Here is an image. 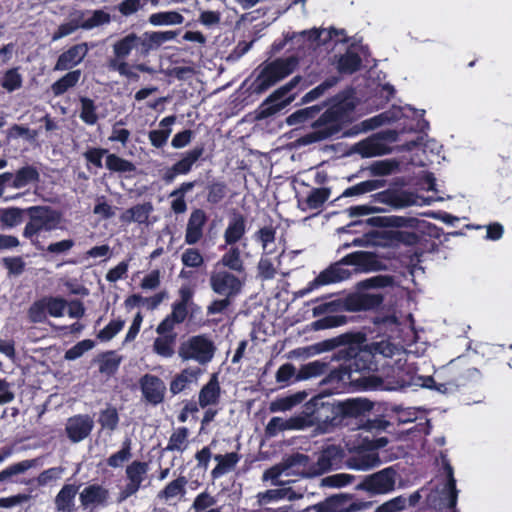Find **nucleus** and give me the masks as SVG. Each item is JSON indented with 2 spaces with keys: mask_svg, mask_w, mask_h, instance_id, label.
I'll return each mask as SVG.
<instances>
[{
  "mask_svg": "<svg viewBox=\"0 0 512 512\" xmlns=\"http://www.w3.org/2000/svg\"><path fill=\"white\" fill-rule=\"evenodd\" d=\"M363 356L355 358L347 366L330 373L331 380L354 383L365 390L393 391L406 386H418L421 376L416 375V368L408 363L407 355L388 361L383 367V376L363 374L359 371L358 361Z\"/></svg>",
  "mask_w": 512,
  "mask_h": 512,
  "instance_id": "obj_1",
  "label": "nucleus"
},
{
  "mask_svg": "<svg viewBox=\"0 0 512 512\" xmlns=\"http://www.w3.org/2000/svg\"><path fill=\"white\" fill-rule=\"evenodd\" d=\"M345 265L355 266L354 272L378 271L383 268L382 263L372 253L358 251L345 256L342 261L322 271L314 280V284L327 285L350 278L352 271Z\"/></svg>",
  "mask_w": 512,
  "mask_h": 512,
  "instance_id": "obj_2",
  "label": "nucleus"
},
{
  "mask_svg": "<svg viewBox=\"0 0 512 512\" xmlns=\"http://www.w3.org/2000/svg\"><path fill=\"white\" fill-rule=\"evenodd\" d=\"M345 117L342 104L332 106L313 123L312 130L299 139L300 144L309 145L333 137L341 131Z\"/></svg>",
  "mask_w": 512,
  "mask_h": 512,
  "instance_id": "obj_3",
  "label": "nucleus"
},
{
  "mask_svg": "<svg viewBox=\"0 0 512 512\" xmlns=\"http://www.w3.org/2000/svg\"><path fill=\"white\" fill-rule=\"evenodd\" d=\"M298 65L294 56L277 59L265 65L251 84L253 93L261 94L290 75Z\"/></svg>",
  "mask_w": 512,
  "mask_h": 512,
  "instance_id": "obj_4",
  "label": "nucleus"
},
{
  "mask_svg": "<svg viewBox=\"0 0 512 512\" xmlns=\"http://www.w3.org/2000/svg\"><path fill=\"white\" fill-rule=\"evenodd\" d=\"M29 221L27 222L23 236L34 243L36 237L42 231H52L59 227L62 216L56 210L47 206H34L27 209Z\"/></svg>",
  "mask_w": 512,
  "mask_h": 512,
  "instance_id": "obj_5",
  "label": "nucleus"
},
{
  "mask_svg": "<svg viewBox=\"0 0 512 512\" xmlns=\"http://www.w3.org/2000/svg\"><path fill=\"white\" fill-rule=\"evenodd\" d=\"M382 296L377 293H357L348 296L344 301H331L322 303L314 308L315 314L347 310L351 312L370 310L379 306Z\"/></svg>",
  "mask_w": 512,
  "mask_h": 512,
  "instance_id": "obj_6",
  "label": "nucleus"
},
{
  "mask_svg": "<svg viewBox=\"0 0 512 512\" xmlns=\"http://www.w3.org/2000/svg\"><path fill=\"white\" fill-rule=\"evenodd\" d=\"M126 483L117 495V502L122 503L128 498L145 488L149 483V464L140 460H134L126 466Z\"/></svg>",
  "mask_w": 512,
  "mask_h": 512,
  "instance_id": "obj_7",
  "label": "nucleus"
},
{
  "mask_svg": "<svg viewBox=\"0 0 512 512\" xmlns=\"http://www.w3.org/2000/svg\"><path fill=\"white\" fill-rule=\"evenodd\" d=\"M215 350L216 347L210 338L205 335H197L180 344L178 355L184 361L193 360L204 365L212 360Z\"/></svg>",
  "mask_w": 512,
  "mask_h": 512,
  "instance_id": "obj_8",
  "label": "nucleus"
},
{
  "mask_svg": "<svg viewBox=\"0 0 512 512\" xmlns=\"http://www.w3.org/2000/svg\"><path fill=\"white\" fill-rule=\"evenodd\" d=\"M209 285L214 293L223 297L235 298L242 292L244 281L233 271L213 266L209 276Z\"/></svg>",
  "mask_w": 512,
  "mask_h": 512,
  "instance_id": "obj_9",
  "label": "nucleus"
},
{
  "mask_svg": "<svg viewBox=\"0 0 512 512\" xmlns=\"http://www.w3.org/2000/svg\"><path fill=\"white\" fill-rule=\"evenodd\" d=\"M308 457L303 454H294L287 457L281 463L267 469L262 476L264 481L271 480L274 485H282L277 479L284 476H298L305 474Z\"/></svg>",
  "mask_w": 512,
  "mask_h": 512,
  "instance_id": "obj_10",
  "label": "nucleus"
},
{
  "mask_svg": "<svg viewBox=\"0 0 512 512\" xmlns=\"http://www.w3.org/2000/svg\"><path fill=\"white\" fill-rule=\"evenodd\" d=\"M299 81L300 77H294L289 83L274 91L260 106L259 117L267 118L289 105L294 100V96H289L285 99H283V97L287 95Z\"/></svg>",
  "mask_w": 512,
  "mask_h": 512,
  "instance_id": "obj_11",
  "label": "nucleus"
},
{
  "mask_svg": "<svg viewBox=\"0 0 512 512\" xmlns=\"http://www.w3.org/2000/svg\"><path fill=\"white\" fill-rule=\"evenodd\" d=\"M112 50L114 57L110 60L126 61L133 50L140 51L142 55H147L150 52V46L144 39L143 34L129 33L115 41Z\"/></svg>",
  "mask_w": 512,
  "mask_h": 512,
  "instance_id": "obj_12",
  "label": "nucleus"
},
{
  "mask_svg": "<svg viewBox=\"0 0 512 512\" xmlns=\"http://www.w3.org/2000/svg\"><path fill=\"white\" fill-rule=\"evenodd\" d=\"M396 472L392 467L367 476L361 487L372 494H386L395 486Z\"/></svg>",
  "mask_w": 512,
  "mask_h": 512,
  "instance_id": "obj_13",
  "label": "nucleus"
},
{
  "mask_svg": "<svg viewBox=\"0 0 512 512\" xmlns=\"http://www.w3.org/2000/svg\"><path fill=\"white\" fill-rule=\"evenodd\" d=\"M367 507L364 502H353L347 494H339L329 497L324 502L315 506L317 512H356Z\"/></svg>",
  "mask_w": 512,
  "mask_h": 512,
  "instance_id": "obj_14",
  "label": "nucleus"
},
{
  "mask_svg": "<svg viewBox=\"0 0 512 512\" xmlns=\"http://www.w3.org/2000/svg\"><path fill=\"white\" fill-rule=\"evenodd\" d=\"M93 427L94 421L89 415H75L67 420L65 431L73 443H78L89 436Z\"/></svg>",
  "mask_w": 512,
  "mask_h": 512,
  "instance_id": "obj_15",
  "label": "nucleus"
},
{
  "mask_svg": "<svg viewBox=\"0 0 512 512\" xmlns=\"http://www.w3.org/2000/svg\"><path fill=\"white\" fill-rule=\"evenodd\" d=\"M109 499V490L100 484H90L79 493V500L84 508L107 506Z\"/></svg>",
  "mask_w": 512,
  "mask_h": 512,
  "instance_id": "obj_16",
  "label": "nucleus"
},
{
  "mask_svg": "<svg viewBox=\"0 0 512 512\" xmlns=\"http://www.w3.org/2000/svg\"><path fill=\"white\" fill-rule=\"evenodd\" d=\"M342 458L340 448L331 445L325 448L318 456L317 462L309 468L305 474L308 476H317L326 473L336 466Z\"/></svg>",
  "mask_w": 512,
  "mask_h": 512,
  "instance_id": "obj_17",
  "label": "nucleus"
},
{
  "mask_svg": "<svg viewBox=\"0 0 512 512\" xmlns=\"http://www.w3.org/2000/svg\"><path fill=\"white\" fill-rule=\"evenodd\" d=\"M89 51L86 43L76 44L60 54L55 64L54 70L64 71L71 69L82 62Z\"/></svg>",
  "mask_w": 512,
  "mask_h": 512,
  "instance_id": "obj_18",
  "label": "nucleus"
},
{
  "mask_svg": "<svg viewBox=\"0 0 512 512\" xmlns=\"http://www.w3.org/2000/svg\"><path fill=\"white\" fill-rule=\"evenodd\" d=\"M206 213L201 209L191 212L185 229V242L194 245L203 237V228L206 224Z\"/></svg>",
  "mask_w": 512,
  "mask_h": 512,
  "instance_id": "obj_19",
  "label": "nucleus"
},
{
  "mask_svg": "<svg viewBox=\"0 0 512 512\" xmlns=\"http://www.w3.org/2000/svg\"><path fill=\"white\" fill-rule=\"evenodd\" d=\"M140 386L143 396L148 402L158 404L163 400L166 387L157 376L146 374L141 378Z\"/></svg>",
  "mask_w": 512,
  "mask_h": 512,
  "instance_id": "obj_20",
  "label": "nucleus"
},
{
  "mask_svg": "<svg viewBox=\"0 0 512 512\" xmlns=\"http://www.w3.org/2000/svg\"><path fill=\"white\" fill-rule=\"evenodd\" d=\"M228 246L229 248L213 266H219V268L237 273L244 272L245 264L240 247L236 245Z\"/></svg>",
  "mask_w": 512,
  "mask_h": 512,
  "instance_id": "obj_21",
  "label": "nucleus"
},
{
  "mask_svg": "<svg viewBox=\"0 0 512 512\" xmlns=\"http://www.w3.org/2000/svg\"><path fill=\"white\" fill-rule=\"evenodd\" d=\"M221 397V388L216 374H213L209 382L205 384L198 395V404L205 409L209 406H215L219 403Z\"/></svg>",
  "mask_w": 512,
  "mask_h": 512,
  "instance_id": "obj_22",
  "label": "nucleus"
},
{
  "mask_svg": "<svg viewBox=\"0 0 512 512\" xmlns=\"http://www.w3.org/2000/svg\"><path fill=\"white\" fill-rule=\"evenodd\" d=\"M273 255H262L258 262L257 272L262 280H271L279 273L282 252Z\"/></svg>",
  "mask_w": 512,
  "mask_h": 512,
  "instance_id": "obj_23",
  "label": "nucleus"
},
{
  "mask_svg": "<svg viewBox=\"0 0 512 512\" xmlns=\"http://www.w3.org/2000/svg\"><path fill=\"white\" fill-rule=\"evenodd\" d=\"M78 487L74 484H65L55 497V508L58 512H73L75 510V497Z\"/></svg>",
  "mask_w": 512,
  "mask_h": 512,
  "instance_id": "obj_24",
  "label": "nucleus"
},
{
  "mask_svg": "<svg viewBox=\"0 0 512 512\" xmlns=\"http://www.w3.org/2000/svg\"><path fill=\"white\" fill-rule=\"evenodd\" d=\"M246 232V221L241 215H234L228 222L223 238L226 245H235Z\"/></svg>",
  "mask_w": 512,
  "mask_h": 512,
  "instance_id": "obj_25",
  "label": "nucleus"
},
{
  "mask_svg": "<svg viewBox=\"0 0 512 512\" xmlns=\"http://www.w3.org/2000/svg\"><path fill=\"white\" fill-rule=\"evenodd\" d=\"M188 306L174 303L172 312L168 315L157 327L156 332L158 334H165L172 332L176 324L182 323L188 313Z\"/></svg>",
  "mask_w": 512,
  "mask_h": 512,
  "instance_id": "obj_26",
  "label": "nucleus"
},
{
  "mask_svg": "<svg viewBox=\"0 0 512 512\" xmlns=\"http://www.w3.org/2000/svg\"><path fill=\"white\" fill-rule=\"evenodd\" d=\"M381 463L378 453L375 451L361 452L351 457L347 465L349 468L358 471H367L379 466Z\"/></svg>",
  "mask_w": 512,
  "mask_h": 512,
  "instance_id": "obj_27",
  "label": "nucleus"
},
{
  "mask_svg": "<svg viewBox=\"0 0 512 512\" xmlns=\"http://www.w3.org/2000/svg\"><path fill=\"white\" fill-rule=\"evenodd\" d=\"M152 211L153 206L151 203L138 204L125 210L121 214L120 220L124 223L136 222L139 224H143L148 221V218Z\"/></svg>",
  "mask_w": 512,
  "mask_h": 512,
  "instance_id": "obj_28",
  "label": "nucleus"
},
{
  "mask_svg": "<svg viewBox=\"0 0 512 512\" xmlns=\"http://www.w3.org/2000/svg\"><path fill=\"white\" fill-rule=\"evenodd\" d=\"M176 117L171 115L163 118L159 126L161 129L158 130H152L149 132V140L151 144L156 147L160 148L162 147L168 140L170 134H171V126L175 123Z\"/></svg>",
  "mask_w": 512,
  "mask_h": 512,
  "instance_id": "obj_29",
  "label": "nucleus"
},
{
  "mask_svg": "<svg viewBox=\"0 0 512 512\" xmlns=\"http://www.w3.org/2000/svg\"><path fill=\"white\" fill-rule=\"evenodd\" d=\"M214 459L218 462V464L211 471V476L213 479H217L233 470L239 462L240 456L236 452H231L225 455H215Z\"/></svg>",
  "mask_w": 512,
  "mask_h": 512,
  "instance_id": "obj_30",
  "label": "nucleus"
},
{
  "mask_svg": "<svg viewBox=\"0 0 512 512\" xmlns=\"http://www.w3.org/2000/svg\"><path fill=\"white\" fill-rule=\"evenodd\" d=\"M187 479L180 476L169 482L159 493L158 498L166 502L182 497L186 492Z\"/></svg>",
  "mask_w": 512,
  "mask_h": 512,
  "instance_id": "obj_31",
  "label": "nucleus"
},
{
  "mask_svg": "<svg viewBox=\"0 0 512 512\" xmlns=\"http://www.w3.org/2000/svg\"><path fill=\"white\" fill-rule=\"evenodd\" d=\"M159 335L160 336L154 340L153 351L164 358L172 357L174 355L176 334L173 332H168Z\"/></svg>",
  "mask_w": 512,
  "mask_h": 512,
  "instance_id": "obj_32",
  "label": "nucleus"
},
{
  "mask_svg": "<svg viewBox=\"0 0 512 512\" xmlns=\"http://www.w3.org/2000/svg\"><path fill=\"white\" fill-rule=\"evenodd\" d=\"M255 240L261 244L263 254H278L275 242V230L271 227H263L255 233Z\"/></svg>",
  "mask_w": 512,
  "mask_h": 512,
  "instance_id": "obj_33",
  "label": "nucleus"
},
{
  "mask_svg": "<svg viewBox=\"0 0 512 512\" xmlns=\"http://www.w3.org/2000/svg\"><path fill=\"white\" fill-rule=\"evenodd\" d=\"M11 186L15 189L23 188L39 180L38 171L32 166H25L19 169L12 177Z\"/></svg>",
  "mask_w": 512,
  "mask_h": 512,
  "instance_id": "obj_34",
  "label": "nucleus"
},
{
  "mask_svg": "<svg viewBox=\"0 0 512 512\" xmlns=\"http://www.w3.org/2000/svg\"><path fill=\"white\" fill-rule=\"evenodd\" d=\"M25 210L18 207H10L0 210V224L3 229H12L23 221Z\"/></svg>",
  "mask_w": 512,
  "mask_h": 512,
  "instance_id": "obj_35",
  "label": "nucleus"
},
{
  "mask_svg": "<svg viewBox=\"0 0 512 512\" xmlns=\"http://www.w3.org/2000/svg\"><path fill=\"white\" fill-rule=\"evenodd\" d=\"M184 17L177 11H164L153 13L149 16V23L153 26L180 25Z\"/></svg>",
  "mask_w": 512,
  "mask_h": 512,
  "instance_id": "obj_36",
  "label": "nucleus"
},
{
  "mask_svg": "<svg viewBox=\"0 0 512 512\" xmlns=\"http://www.w3.org/2000/svg\"><path fill=\"white\" fill-rule=\"evenodd\" d=\"M81 71L73 70L66 73L62 78L52 84L51 90L55 96L64 94L68 89L74 87L80 80Z\"/></svg>",
  "mask_w": 512,
  "mask_h": 512,
  "instance_id": "obj_37",
  "label": "nucleus"
},
{
  "mask_svg": "<svg viewBox=\"0 0 512 512\" xmlns=\"http://www.w3.org/2000/svg\"><path fill=\"white\" fill-rule=\"evenodd\" d=\"M306 394L303 392L296 393L287 397L279 398L270 403L269 410L271 412H285L291 410L294 406L301 403Z\"/></svg>",
  "mask_w": 512,
  "mask_h": 512,
  "instance_id": "obj_38",
  "label": "nucleus"
},
{
  "mask_svg": "<svg viewBox=\"0 0 512 512\" xmlns=\"http://www.w3.org/2000/svg\"><path fill=\"white\" fill-rule=\"evenodd\" d=\"M372 353L374 355H382L386 358H401L407 355V353L401 348L389 341H380L373 343L371 346Z\"/></svg>",
  "mask_w": 512,
  "mask_h": 512,
  "instance_id": "obj_39",
  "label": "nucleus"
},
{
  "mask_svg": "<svg viewBox=\"0 0 512 512\" xmlns=\"http://www.w3.org/2000/svg\"><path fill=\"white\" fill-rule=\"evenodd\" d=\"M328 368L324 361L315 360L300 367L297 373V380H307L322 375Z\"/></svg>",
  "mask_w": 512,
  "mask_h": 512,
  "instance_id": "obj_40",
  "label": "nucleus"
},
{
  "mask_svg": "<svg viewBox=\"0 0 512 512\" xmlns=\"http://www.w3.org/2000/svg\"><path fill=\"white\" fill-rule=\"evenodd\" d=\"M329 194V191L325 188L313 189L307 196L305 202H300L299 206L302 210L318 209L328 200Z\"/></svg>",
  "mask_w": 512,
  "mask_h": 512,
  "instance_id": "obj_41",
  "label": "nucleus"
},
{
  "mask_svg": "<svg viewBox=\"0 0 512 512\" xmlns=\"http://www.w3.org/2000/svg\"><path fill=\"white\" fill-rule=\"evenodd\" d=\"M203 152V147H196L188 151L181 160L173 165L175 171L179 174H187L191 170L193 164L201 157Z\"/></svg>",
  "mask_w": 512,
  "mask_h": 512,
  "instance_id": "obj_42",
  "label": "nucleus"
},
{
  "mask_svg": "<svg viewBox=\"0 0 512 512\" xmlns=\"http://www.w3.org/2000/svg\"><path fill=\"white\" fill-rule=\"evenodd\" d=\"M188 429L186 427L177 428L169 438L166 446L167 451L183 452L188 445Z\"/></svg>",
  "mask_w": 512,
  "mask_h": 512,
  "instance_id": "obj_43",
  "label": "nucleus"
},
{
  "mask_svg": "<svg viewBox=\"0 0 512 512\" xmlns=\"http://www.w3.org/2000/svg\"><path fill=\"white\" fill-rule=\"evenodd\" d=\"M36 465V460H23L12 464L0 472V482H5L14 476L25 473Z\"/></svg>",
  "mask_w": 512,
  "mask_h": 512,
  "instance_id": "obj_44",
  "label": "nucleus"
},
{
  "mask_svg": "<svg viewBox=\"0 0 512 512\" xmlns=\"http://www.w3.org/2000/svg\"><path fill=\"white\" fill-rule=\"evenodd\" d=\"M177 31H156L150 33H144L143 37L150 46V51L154 48L161 46L165 42L174 40L177 37Z\"/></svg>",
  "mask_w": 512,
  "mask_h": 512,
  "instance_id": "obj_45",
  "label": "nucleus"
},
{
  "mask_svg": "<svg viewBox=\"0 0 512 512\" xmlns=\"http://www.w3.org/2000/svg\"><path fill=\"white\" fill-rule=\"evenodd\" d=\"M198 372L193 369H185L178 374L170 384V391L173 394H178L183 391L186 386L197 378Z\"/></svg>",
  "mask_w": 512,
  "mask_h": 512,
  "instance_id": "obj_46",
  "label": "nucleus"
},
{
  "mask_svg": "<svg viewBox=\"0 0 512 512\" xmlns=\"http://www.w3.org/2000/svg\"><path fill=\"white\" fill-rule=\"evenodd\" d=\"M360 65V57L356 53L348 51L339 58L337 68L341 73L351 74L357 71Z\"/></svg>",
  "mask_w": 512,
  "mask_h": 512,
  "instance_id": "obj_47",
  "label": "nucleus"
},
{
  "mask_svg": "<svg viewBox=\"0 0 512 512\" xmlns=\"http://www.w3.org/2000/svg\"><path fill=\"white\" fill-rule=\"evenodd\" d=\"M111 16L109 13L103 10H95L92 12L91 16L84 19L80 26L82 29L90 30L99 26L106 25L110 23Z\"/></svg>",
  "mask_w": 512,
  "mask_h": 512,
  "instance_id": "obj_48",
  "label": "nucleus"
},
{
  "mask_svg": "<svg viewBox=\"0 0 512 512\" xmlns=\"http://www.w3.org/2000/svg\"><path fill=\"white\" fill-rule=\"evenodd\" d=\"M27 315L32 323L45 322L48 315L45 297L33 302L28 309Z\"/></svg>",
  "mask_w": 512,
  "mask_h": 512,
  "instance_id": "obj_49",
  "label": "nucleus"
},
{
  "mask_svg": "<svg viewBox=\"0 0 512 512\" xmlns=\"http://www.w3.org/2000/svg\"><path fill=\"white\" fill-rule=\"evenodd\" d=\"M106 167L114 172H133L135 171L136 167L135 165L126 160L123 159L115 154H109L106 158Z\"/></svg>",
  "mask_w": 512,
  "mask_h": 512,
  "instance_id": "obj_50",
  "label": "nucleus"
},
{
  "mask_svg": "<svg viewBox=\"0 0 512 512\" xmlns=\"http://www.w3.org/2000/svg\"><path fill=\"white\" fill-rule=\"evenodd\" d=\"M382 180H367L345 190L344 196L360 195L384 187Z\"/></svg>",
  "mask_w": 512,
  "mask_h": 512,
  "instance_id": "obj_51",
  "label": "nucleus"
},
{
  "mask_svg": "<svg viewBox=\"0 0 512 512\" xmlns=\"http://www.w3.org/2000/svg\"><path fill=\"white\" fill-rule=\"evenodd\" d=\"M319 111H320V107L317 105L307 107L304 109H300V110L294 112L293 114H291L287 118L286 122L290 126L298 125V124L306 122L309 119L314 118L319 113Z\"/></svg>",
  "mask_w": 512,
  "mask_h": 512,
  "instance_id": "obj_52",
  "label": "nucleus"
},
{
  "mask_svg": "<svg viewBox=\"0 0 512 512\" xmlns=\"http://www.w3.org/2000/svg\"><path fill=\"white\" fill-rule=\"evenodd\" d=\"M108 67L127 79L135 81L139 79L135 65H131L127 61L109 60Z\"/></svg>",
  "mask_w": 512,
  "mask_h": 512,
  "instance_id": "obj_53",
  "label": "nucleus"
},
{
  "mask_svg": "<svg viewBox=\"0 0 512 512\" xmlns=\"http://www.w3.org/2000/svg\"><path fill=\"white\" fill-rule=\"evenodd\" d=\"M80 102L81 111L79 116L81 120L88 125H94L98 120L94 102L91 99L85 97L81 98Z\"/></svg>",
  "mask_w": 512,
  "mask_h": 512,
  "instance_id": "obj_54",
  "label": "nucleus"
},
{
  "mask_svg": "<svg viewBox=\"0 0 512 512\" xmlns=\"http://www.w3.org/2000/svg\"><path fill=\"white\" fill-rule=\"evenodd\" d=\"M121 358L114 352L104 354L99 360V370L101 373L111 375L118 369Z\"/></svg>",
  "mask_w": 512,
  "mask_h": 512,
  "instance_id": "obj_55",
  "label": "nucleus"
},
{
  "mask_svg": "<svg viewBox=\"0 0 512 512\" xmlns=\"http://www.w3.org/2000/svg\"><path fill=\"white\" fill-rule=\"evenodd\" d=\"M131 456L130 441H125L122 448L107 459V464L112 468H119L122 467V465L127 462Z\"/></svg>",
  "mask_w": 512,
  "mask_h": 512,
  "instance_id": "obj_56",
  "label": "nucleus"
},
{
  "mask_svg": "<svg viewBox=\"0 0 512 512\" xmlns=\"http://www.w3.org/2000/svg\"><path fill=\"white\" fill-rule=\"evenodd\" d=\"M216 503L217 500L213 495L207 491H203L195 497L192 503V509L194 512H206L211 508H215Z\"/></svg>",
  "mask_w": 512,
  "mask_h": 512,
  "instance_id": "obj_57",
  "label": "nucleus"
},
{
  "mask_svg": "<svg viewBox=\"0 0 512 512\" xmlns=\"http://www.w3.org/2000/svg\"><path fill=\"white\" fill-rule=\"evenodd\" d=\"M354 480V476L347 473H339L321 479L322 487L341 488Z\"/></svg>",
  "mask_w": 512,
  "mask_h": 512,
  "instance_id": "obj_58",
  "label": "nucleus"
},
{
  "mask_svg": "<svg viewBox=\"0 0 512 512\" xmlns=\"http://www.w3.org/2000/svg\"><path fill=\"white\" fill-rule=\"evenodd\" d=\"M344 412L350 416H357L372 408L371 403L364 399H352L343 404Z\"/></svg>",
  "mask_w": 512,
  "mask_h": 512,
  "instance_id": "obj_59",
  "label": "nucleus"
},
{
  "mask_svg": "<svg viewBox=\"0 0 512 512\" xmlns=\"http://www.w3.org/2000/svg\"><path fill=\"white\" fill-rule=\"evenodd\" d=\"M338 82V78L332 77L325 80L323 83L306 93L303 98V103H309L321 97L328 89L333 87Z\"/></svg>",
  "mask_w": 512,
  "mask_h": 512,
  "instance_id": "obj_60",
  "label": "nucleus"
},
{
  "mask_svg": "<svg viewBox=\"0 0 512 512\" xmlns=\"http://www.w3.org/2000/svg\"><path fill=\"white\" fill-rule=\"evenodd\" d=\"M119 422L117 410L113 407H108L100 412L99 423L103 429L113 431L116 429Z\"/></svg>",
  "mask_w": 512,
  "mask_h": 512,
  "instance_id": "obj_61",
  "label": "nucleus"
},
{
  "mask_svg": "<svg viewBox=\"0 0 512 512\" xmlns=\"http://www.w3.org/2000/svg\"><path fill=\"white\" fill-rule=\"evenodd\" d=\"M48 315L62 317L67 308V302L59 297H45Z\"/></svg>",
  "mask_w": 512,
  "mask_h": 512,
  "instance_id": "obj_62",
  "label": "nucleus"
},
{
  "mask_svg": "<svg viewBox=\"0 0 512 512\" xmlns=\"http://www.w3.org/2000/svg\"><path fill=\"white\" fill-rule=\"evenodd\" d=\"M181 261L186 267L198 268L204 263V258L197 249L188 248L182 253Z\"/></svg>",
  "mask_w": 512,
  "mask_h": 512,
  "instance_id": "obj_63",
  "label": "nucleus"
},
{
  "mask_svg": "<svg viewBox=\"0 0 512 512\" xmlns=\"http://www.w3.org/2000/svg\"><path fill=\"white\" fill-rule=\"evenodd\" d=\"M2 87L11 92L21 87L22 77L16 68L8 70L2 80Z\"/></svg>",
  "mask_w": 512,
  "mask_h": 512,
  "instance_id": "obj_64",
  "label": "nucleus"
}]
</instances>
